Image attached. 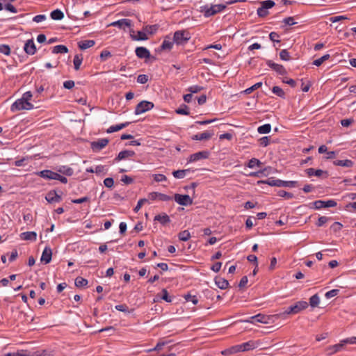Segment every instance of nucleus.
<instances>
[{
	"instance_id": "nucleus-48",
	"label": "nucleus",
	"mask_w": 356,
	"mask_h": 356,
	"mask_svg": "<svg viewBox=\"0 0 356 356\" xmlns=\"http://www.w3.org/2000/svg\"><path fill=\"white\" fill-rule=\"evenodd\" d=\"M157 29H158L157 25H152V26H145L143 28V30L145 31V32H147L150 34H153L156 32Z\"/></svg>"
},
{
	"instance_id": "nucleus-41",
	"label": "nucleus",
	"mask_w": 356,
	"mask_h": 356,
	"mask_svg": "<svg viewBox=\"0 0 356 356\" xmlns=\"http://www.w3.org/2000/svg\"><path fill=\"white\" fill-rule=\"evenodd\" d=\"M88 282L86 279H84L81 277H78L75 280V285L77 287H82L86 286Z\"/></svg>"
},
{
	"instance_id": "nucleus-22",
	"label": "nucleus",
	"mask_w": 356,
	"mask_h": 356,
	"mask_svg": "<svg viewBox=\"0 0 356 356\" xmlns=\"http://www.w3.org/2000/svg\"><path fill=\"white\" fill-rule=\"evenodd\" d=\"M155 221H159L161 224L165 225L170 222V217L165 213L155 216Z\"/></svg>"
},
{
	"instance_id": "nucleus-42",
	"label": "nucleus",
	"mask_w": 356,
	"mask_h": 356,
	"mask_svg": "<svg viewBox=\"0 0 356 356\" xmlns=\"http://www.w3.org/2000/svg\"><path fill=\"white\" fill-rule=\"evenodd\" d=\"M175 112L179 115H189L188 107L185 104H183L180 108L176 109Z\"/></svg>"
},
{
	"instance_id": "nucleus-43",
	"label": "nucleus",
	"mask_w": 356,
	"mask_h": 356,
	"mask_svg": "<svg viewBox=\"0 0 356 356\" xmlns=\"http://www.w3.org/2000/svg\"><path fill=\"white\" fill-rule=\"evenodd\" d=\"M82 60H83V58H82L81 55V56L75 55L73 62H74V69L76 70H78L80 68V65L82 63Z\"/></svg>"
},
{
	"instance_id": "nucleus-53",
	"label": "nucleus",
	"mask_w": 356,
	"mask_h": 356,
	"mask_svg": "<svg viewBox=\"0 0 356 356\" xmlns=\"http://www.w3.org/2000/svg\"><path fill=\"white\" fill-rule=\"evenodd\" d=\"M278 195L282 197H285L286 199H291L293 197V195L292 193L286 192L283 190H280L278 192Z\"/></svg>"
},
{
	"instance_id": "nucleus-19",
	"label": "nucleus",
	"mask_w": 356,
	"mask_h": 356,
	"mask_svg": "<svg viewBox=\"0 0 356 356\" xmlns=\"http://www.w3.org/2000/svg\"><path fill=\"white\" fill-rule=\"evenodd\" d=\"M51 257H52L51 249L49 247H46L42 252L40 260L42 262H44L45 264H47L51 261Z\"/></svg>"
},
{
	"instance_id": "nucleus-7",
	"label": "nucleus",
	"mask_w": 356,
	"mask_h": 356,
	"mask_svg": "<svg viewBox=\"0 0 356 356\" xmlns=\"http://www.w3.org/2000/svg\"><path fill=\"white\" fill-rule=\"evenodd\" d=\"M26 344L27 347L24 348V356H47V350H34L33 348L29 347L31 344L29 342H24V345Z\"/></svg>"
},
{
	"instance_id": "nucleus-31",
	"label": "nucleus",
	"mask_w": 356,
	"mask_h": 356,
	"mask_svg": "<svg viewBox=\"0 0 356 356\" xmlns=\"http://www.w3.org/2000/svg\"><path fill=\"white\" fill-rule=\"evenodd\" d=\"M22 109V98L17 99L11 106L12 112H16Z\"/></svg>"
},
{
	"instance_id": "nucleus-62",
	"label": "nucleus",
	"mask_w": 356,
	"mask_h": 356,
	"mask_svg": "<svg viewBox=\"0 0 356 356\" xmlns=\"http://www.w3.org/2000/svg\"><path fill=\"white\" fill-rule=\"evenodd\" d=\"M115 309L120 312H129V307L125 304L118 305L115 306Z\"/></svg>"
},
{
	"instance_id": "nucleus-5",
	"label": "nucleus",
	"mask_w": 356,
	"mask_h": 356,
	"mask_svg": "<svg viewBox=\"0 0 356 356\" xmlns=\"http://www.w3.org/2000/svg\"><path fill=\"white\" fill-rule=\"evenodd\" d=\"M191 38L190 33L186 31H177L174 33L173 42L177 44H184Z\"/></svg>"
},
{
	"instance_id": "nucleus-26",
	"label": "nucleus",
	"mask_w": 356,
	"mask_h": 356,
	"mask_svg": "<svg viewBox=\"0 0 356 356\" xmlns=\"http://www.w3.org/2000/svg\"><path fill=\"white\" fill-rule=\"evenodd\" d=\"M95 42L94 40H87L80 41L78 43V46L81 49L85 50L86 49L93 47L95 45Z\"/></svg>"
},
{
	"instance_id": "nucleus-23",
	"label": "nucleus",
	"mask_w": 356,
	"mask_h": 356,
	"mask_svg": "<svg viewBox=\"0 0 356 356\" xmlns=\"http://www.w3.org/2000/svg\"><path fill=\"white\" fill-rule=\"evenodd\" d=\"M344 346V343L341 341V343L335 344L334 346H331L327 348V355H333L339 350H341L343 346Z\"/></svg>"
},
{
	"instance_id": "nucleus-9",
	"label": "nucleus",
	"mask_w": 356,
	"mask_h": 356,
	"mask_svg": "<svg viewBox=\"0 0 356 356\" xmlns=\"http://www.w3.org/2000/svg\"><path fill=\"white\" fill-rule=\"evenodd\" d=\"M255 347H256L255 342L253 341H249L243 343L242 344L232 347V350H234V352L247 351V350H252Z\"/></svg>"
},
{
	"instance_id": "nucleus-50",
	"label": "nucleus",
	"mask_w": 356,
	"mask_h": 356,
	"mask_svg": "<svg viewBox=\"0 0 356 356\" xmlns=\"http://www.w3.org/2000/svg\"><path fill=\"white\" fill-rule=\"evenodd\" d=\"M343 19H349V18L344 15L334 16L330 18V21L332 23H335Z\"/></svg>"
},
{
	"instance_id": "nucleus-56",
	"label": "nucleus",
	"mask_w": 356,
	"mask_h": 356,
	"mask_svg": "<svg viewBox=\"0 0 356 356\" xmlns=\"http://www.w3.org/2000/svg\"><path fill=\"white\" fill-rule=\"evenodd\" d=\"M162 296L161 298L168 302H172V298L168 296V292L165 289L161 291Z\"/></svg>"
},
{
	"instance_id": "nucleus-45",
	"label": "nucleus",
	"mask_w": 356,
	"mask_h": 356,
	"mask_svg": "<svg viewBox=\"0 0 356 356\" xmlns=\"http://www.w3.org/2000/svg\"><path fill=\"white\" fill-rule=\"evenodd\" d=\"M261 164L259 160L255 158L251 159L248 164V167L250 168H253L256 165L259 166Z\"/></svg>"
},
{
	"instance_id": "nucleus-21",
	"label": "nucleus",
	"mask_w": 356,
	"mask_h": 356,
	"mask_svg": "<svg viewBox=\"0 0 356 356\" xmlns=\"http://www.w3.org/2000/svg\"><path fill=\"white\" fill-rule=\"evenodd\" d=\"M135 155V152L132 150H123L121 151L118 155L115 157V161H120L121 160L132 157Z\"/></svg>"
},
{
	"instance_id": "nucleus-8",
	"label": "nucleus",
	"mask_w": 356,
	"mask_h": 356,
	"mask_svg": "<svg viewBox=\"0 0 356 356\" xmlns=\"http://www.w3.org/2000/svg\"><path fill=\"white\" fill-rule=\"evenodd\" d=\"M175 201L181 206H188L193 204V199L188 195L175 194Z\"/></svg>"
},
{
	"instance_id": "nucleus-1",
	"label": "nucleus",
	"mask_w": 356,
	"mask_h": 356,
	"mask_svg": "<svg viewBox=\"0 0 356 356\" xmlns=\"http://www.w3.org/2000/svg\"><path fill=\"white\" fill-rule=\"evenodd\" d=\"M308 307L306 301L300 300L296 302L293 305L289 307L285 312L277 314V317H282L286 314H296L305 309Z\"/></svg>"
},
{
	"instance_id": "nucleus-20",
	"label": "nucleus",
	"mask_w": 356,
	"mask_h": 356,
	"mask_svg": "<svg viewBox=\"0 0 356 356\" xmlns=\"http://www.w3.org/2000/svg\"><path fill=\"white\" fill-rule=\"evenodd\" d=\"M305 172L309 177L312 176H316V177H321L323 175H325V177H328V173L327 171H323L322 170L318 169L315 170L314 168H307L305 170Z\"/></svg>"
},
{
	"instance_id": "nucleus-60",
	"label": "nucleus",
	"mask_w": 356,
	"mask_h": 356,
	"mask_svg": "<svg viewBox=\"0 0 356 356\" xmlns=\"http://www.w3.org/2000/svg\"><path fill=\"white\" fill-rule=\"evenodd\" d=\"M104 186L107 188H112L114 184V180L111 177L106 178L104 180Z\"/></svg>"
},
{
	"instance_id": "nucleus-39",
	"label": "nucleus",
	"mask_w": 356,
	"mask_h": 356,
	"mask_svg": "<svg viewBox=\"0 0 356 356\" xmlns=\"http://www.w3.org/2000/svg\"><path fill=\"white\" fill-rule=\"evenodd\" d=\"M330 54H325L322 57L316 59L314 60L313 64L316 66H320L321 64L325 62V60H328L330 58Z\"/></svg>"
},
{
	"instance_id": "nucleus-52",
	"label": "nucleus",
	"mask_w": 356,
	"mask_h": 356,
	"mask_svg": "<svg viewBox=\"0 0 356 356\" xmlns=\"http://www.w3.org/2000/svg\"><path fill=\"white\" fill-rule=\"evenodd\" d=\"M259 145L263 147H266L270 143V137L264 136L259 140Z\"/></svg>"
},
{
	"instance_id": "nucleus-46",
	"label": "nucleus",
	"mask_w": 356,
	"mask_h": 356,
	"mask_svg": "<svg viewBox=\"0 0 356 356\" xmlns=\"http://www.w3.org/2000/svg\"><path fill=\"white\" fill-rule=\"evenodd\" d=\"M261 6L264 7V8H266V9H269V8H273L274 6H275V2L272 0H266V1H264L261 3Z\"/></svg>"
},
{
	"instance_id": "nucleus-32",
	"label": "nucleus",
	"mask_w": 356,
	"mask_h": 356,
	"mask_svg": "<svg viewBox=\"0 0 356 356\" xmlns=\"http://www.w3.org/2000/svg\"><path fill=\"white\" fill-rule=\"evenodd\" d=\"M334 164L338 166L343 167H351L353 165V162L351 160H336L334 161Z\"/></svg>"
},
{
	"instance_id": "nucleus-55",
	"label": "nucleus",
	"mask_w": 356,
	"mask_h": 356,
	"mask_svg": "<svg viewBox=\"0 0 356 356\" xmlns=\"http://www.w3.org/2000/svg\"><path fill=\"white\" fill-rule=\"evenodd\" d=\"M186 301H191L194 305H197L198 302V299L195 296H192L191 294H187L184 296Z\"/></svg>"
},
{
	"instance_id": "nucleus-63",
	"label": "nucleus",
	"mask_w": 356,
	"mask_h": 356,
	"mask_svg": "<svg viewBox=\"0 0 356 356\" xmlns=\"http://www.w3.org/2000/svg\"><path fill=\"white\" fill-rule=\"evenodd\" d=\"M329 220V218L326 216H321L318 218V222L316 223V225L318 227H321L323 226L324 224H325L327 220Z\"/></svg>"
},
{
	"instance_id": "nucleus-29",
	"label": "nucleus",
	"mask_w": 356,
	"mask_h": 356,
	"mask_svg": "<svg viewBox=\"0 0 356 356\" xmlns=\"http://www.w3.org/2000/svg\"><path fill=\"white\" fill-rule=\"evenodd\" d=\"M50 16L54 20H61L64 17V13L59 9L53 10Z\"/></svg>"
},
{
	"instance_id": "nucleus-47",
	"label": "nucleus",
	"mask_w": 356,
	"mask_h": 356,
	"mask_svg": "<svg viewBox=\"0 0 356 356\" xmlns=\"http://www.w3.org/2000/svg\"><path fill=\"white\" fill-rule=\"evenodd\" d=\"M261 86H262V83L258 82V83L254 84L252 86L247 88L244 92L246 94H250L252 91L259 88Z\"/></svg>"
},
{
	"instance_id": "nucleus-28",
	"label": "nucleus",
	"mask_w": 356,
	"mask_h": 356,
	"mask_svg": "<svg viewBox=\"0 0 356 356\" xmlns=\"http://www.w3.org/2000/svg\"><path fill=\"white\" fill-rule=\"evenodd\" d=\"M130 35H131V38H132V40H146L148 39L145 31H138L137 32L136 35H133L131 33L130 34Z\"/></svg>"
},
{
	"instance_id": "nucleus-3",
	"label": "nucleus",
	"mask_w": 356,
	"mask_h": 356,
	"mask_svg": "<svg viewBox=\"0 0 356 356\" xmlns=\"http://www.w3.org/2000/svg\"><path fill=\"white\" fill-rule=\"evenodd\" d=\"M225 8L226 6L224 4H216L210 7L204 6L201 7V12L206 17H209L222 11Z\"/></svg>"
},
{
	"instance_id": "nucleus-11",
	"label": "nucleus",
	"mask_w": 356,
	"mask_h": 356,
	"mask_svg": "<svg viewBox=\"0 0 356 356\" xmlns=\"http://www.w3.org/2000/svg\"><path fill=\"white\" fill-rule=\"evenodd\" d=\"M313 204L316 209H320L322 208L334 207L337 206V202L333 200L327 201L316 200L313 202Z\"/></svg>"
},
{
	"instance_id": "nucleus-58",
	"label": "nucleus",
	"mask_w": 356,
	"mask_h": 356,
	"mask_svg": "<svg viewBox=\"0 0 356 356\" xmlns=\"http://www.w3.org/2000/svg\"><path fill=\"white\" fill-rule=\"evenodd\" d=\"M339 292V290H338V289H332V290L327 291L325 296L327 299H329V298H331L332 297L337 296Z\"/></svg>"
},
{
	"instance_id": "nucleus-6",
	"label": "nucleus",
	"mask_w": 356,
	"mask_h": 356,
	"mask_svg": "<svg viewBox=\"0 0 356 356\" xmlns=\"http://www.w3.org/2000/svg\"><path fill=\"white\" fill-rule=\"evenodd\" d=\"M154 104L152 102L145 101V100L141 101L136 105V106L135 108L134 113L136 115H140V114L144 113L148 111L152 110L154 108Z\"/></svg>"
},
{
	"instance_id": "nucleus-57",
	"label": "nucleus",
	"mask_w": 356,
	"mask_h": 356,
	"mask_svg": "<svg viewBox=\"0 0 356 356\" xmlns=\"http://www.w3.org/2000/svg\"><path fill=\"white\" fill-rule=\"evenodd\" d=\"M147 81H148V76L146 74H140L137 77V81L139 83L145 84L147 82Z\"/></svg>"
},
{
	"instance_id": "nucleus-33",
	"label": "nucleus",
	"mask_w": 356,
	"mask_h": 356,
	"mask_svg": "<svg viewBox=\"0 0 356 356\" xmlns=\"http://www.w3.org/2000/svg\"><path fill=\"white\" fill-rule=\"evenodd\" d=\"M188 172H190V169L178 170L173 171L172 175L177 179H182L186 176V173Z\"/></svg>"
},
{
	"instance_id": "nucleus-17",
	"label": "nucleus",
	"mask_w": 356,
	"mask_h": 356,
	"mask_svg": "<svg viewBox=\"0 0 356 356\" xmlns=\"http://www.w3.org/2000/svg\"><path fill=\"white\" fill-rule=\"evenodd\" d=\"M112 26H118L120 29H125V27L131 26V21L129 19H122L111 24Z\"/></svg>"
},
{
	"instance_id": "nucleus-61",
	"label": "nucleus",
	"mask_w": 356,
	"mask_h": 356,
	"mask_svg": "<svg viewBox=\"0 0 356 356\" xmlns=\"http://www.w3.org/2000/svg\"><path fill=\"white\" fill-rule=\"evenodd\" d=\"M269 38L270 40L274 42H280V40L278 39L280 38V35L278 33L275 32H271L269 35Z\"/></svg>"
},
{
	"instance_id": "nucleus-16",
	"label": "nucleus",
	"mask_w": 356,
	"mask_h": 356,
	"mask_svg": "<svg viewBox=\"0 0 356 356\" xmlns=\"http://www.w3.org/2000/svg\"><path fill=\"white\" fill-rule=\"evenodd\" d=\"M213 136V132L205 131L192 136L191 139L193 140H209Z\"/></svg>"
},
{
	"instance_id": "nucleus-27",
	"label": "nucleus",
	"mask_w": 356,
	"mask_h": 356,
	"mask_svg": "<svg viewBox=\"0 0 356 356\" xmlns=\"http://www.w3.org/2000/svg\"><path fill=\"white\" fill-rule=\"evenodd\" d=\"M216 284L220 289H225L229 286V282L227 280L222 277H216L215 278Z\"/></svg>"
},
{
	"instance_id": "nucleus-54",
	"label": "nucleus",
	"mask_w": 356,
	"mask_h": 356,
	"mask_svg": "<svg viewBox=\"0 0 356 356\" xmlns=\"http://www.w3.org/2000/svg\"><path fill=\"white\" fill-rule=\"evenodd\" d=\"M147 202V200L145 198L140 199L138 201V203H137L136 207L134 209V212L137 213L140 209V208L142 207L143 204Z\"/></svg>"
},
{
	"instance_id": "nucleus-40",
	"label": "nucleus",
	"mask_w": 356,
	"mask_h": 356,
	"mask_svg": "<svg viewBox=\"0 0 356 356\" xmlns=\"http://www.w3.org/2000/svg\"><path fill=\"white\" fill-rule=\"evenodd\" d=\"M272 92L280 97H285V92L279 86H273L272 88Z\"/></svg>"
},
{
	"instance_id": "nucleus-59",
	"label": "nucleus",
	"mask_w": 356,
	"mask_h": 356,
	"mask_svg": "<svg viewBox=\"0 0 356 356\" xmlns=\"http://www.w3.org/2000/svg\"><path fill=\"white\" fill-rule=\"evenodd\" d=\"M283 22L286 24V25H289V26H292V25H294L296 24H297V22H296L294 21V17H286L283 19Z\"/></svg>"
},
{
	"instance_id": "nucleus-51",
	"label": "nucleus",
	"mask_w": 356,
	"mask_h": 356,
	"mask_svg": "<svg viewBox=\"0 0 356 356\" xmlns=\"http://www.w3.org/2000/svg\"><path fill=\"white\" fill-rule=\"evenodd\" d=\"M202 90H203V87H201L197 85L190 86L188 88V91H189L191 94L199 92L200 91H201Z\"/></svg>"
},
{
	"instance_id": "nucleus-38",
	"label": "nucleus",
	"mask_w": 356,
	"mask_h": 356,
	"mask_svg": "<svg viewBox=\"0 0 356 356\" xmlns=\"http://www.w3.org/2000/svg\"><path fill=\"white\" fill-rule=\"evenodd\" d=\"M320 299L317 294L312 296L309 298V305L312 307H316L319 305Z\"/></svg>"
},
{
	"instance_id": "nucleus-37",
	"label": "nucleus",
	"mask_w": 356,
	"mask_h": 356,
	"mask_svg": "<svg viewBox=\"0 0 356 356\" xmlns=\"http://www.w3.org/2000/svg\"><path fill=\"white\" fill-rule=\"evenodd\" d=\"M175 42L165 39L161 46V50H170L172 48Z\"/></svg>"
},
{
	"instance_id": "nucleus-2",
	"label": "nucleus",
	"mask_w": 356,
	"mask_h": 356,
	"mask_svg": "<svg viewBox=\"0 0 356 356\" xmlns=\"http://www.w3.org/2000/svg\"><path fill=\"white\" fill-rule=\"evenodd\" d=\"M262 183L266 184L271 186L278 187H296L298 186V181H282L280 179H273V178L268 179L266 181H262Z\"/></svg>"
},
{
	"instance_id": "nucleus-35",
	"label": "nucleus",
	"mask_w": 356,
	"mask_h": 356,
	"mask_svg": "<svg viewBox=\"0 0 356 356\" xmlns=\"http://www.w3.org/2000/svg\"><path fill=\"white\" fill-rule=\"evenodd\" d=\"M271 130V125L270 124H265L258 127L257 131L261 134H268Z\"/></svg>"
},
{
	"instance_id": "nucleus-36",
	"label": "nucleus",
	"mask_w": 356,
	"mask_h": 356,
	"mask_svg": "<svg viewBox=\"0 0 356 356\" xmlns=\"http://www.w3.org/2000/svg\"><path fill=\"white\" fill-rule=\"evenodd\" d=\"M179 239L182 241H186L191 238V234L188 230H184L179 233Z\"/></svg>"
},
{
	"instance_id": "nucleus-49",
	"label": "nucleus",
	"mask_w": 356,
	"mask_h": 356,
	"mask_svg": "<svg viewBox=\"0 0 356 356\" xmlns=\"http://www.w3.org/2000/svg\"><path fill=\"white\" fill-rule=\"evenodd\" d=\"M257 15L261 17H264L269 14L268 10L266 8H264L263 6L259 7L257 9Z\"/></svg>"
},
{
	"instance_id": "nucleus-25",
	"label": "nucleus",
	"mask_w": 356,
	"mask_h": 356,
	"mask_svg": "<svg viewBox=\"0 0 356 356\" xmlns=\"http://www.w3.org/2000/svg\"><path fill=\"white\" fill-rule=\"evenodd\" d=\"M39 175L41 177L47 179H54L56 177V172L49 170H42L39 172Z\"/></svg>"
},
{
	"instance_id": "nucleus-18",
	"label": "nucleus",
	"mask_w": 356,
	"mask_h": 356,
	"mask_svg": "<svg viewBox=\"0 0 356 356\" xmlns=\"http://www.w3.org/2000/svg\"><path fill=\"white\" fill-rule=\"evenodd\" d=\"M135 52L139 58H149L151 56L149 51L143 47H137Z\"/></svg>"
},
{
	"instance_id": "nucleus-4",
	"label": "nucleus",
	"mask_w": 356,
	"mask_h": 356,
	"mask_svg": "<svg viewBox=\"0 0 356 356\" xmlns=\"http://www.w3.org/2000/svg\"><path fill=\"white\" fill-rule=\"evenodd\" d=\"M275 316H267L262 314H258L255 316H252L250 317L248 319L243 321L246 323H261L264 324H268L270 323L271 319Z\"/></svg>"
},
{
	"instance_id": "nucleus-13",
	"label": "nucleus",
	"mask_w": 356,
	"mask_h": 356,
	"mask_svg": "<svg viewBox=\"0 0 356 356\" xmlns=\"http://www.w3.org/2000/svg\"><path fill=\"white\" fill-rule=\"evenodd\" d=\"M45 199L49 203L60 202L62 200L61 195H58L56 191L54 190L47 193Z\"/></svg>"
},
{
	"instance_id": "nucleus-64",
	"label": "nucleus",
	"mask_w": 356,
	"mask_h": 356,
	"mask_svg": "<svg viewBox=\"0 0 356 356\" xmlns=\"http://www.w3.org/2000/svg\"><path fill=\"white\" fill-rule=\"evenodd\" d=\"M111 56V54L109 51L104 50L100 54V58L102 60H106L108 57Z\"/></svg>"
},
{
	"instance_id": "nucleus-15",
	"label": "nucleus",
	"mask_w": 356,
	"mask_h": 356,
	"mask_svg": "<svg viewBox=\"0 0 356 356\" xmlns=\"http://www.w3.org/2000/svg\"><path fill=\"white\" fill-rule=\"evenodd\" d=\"M24 51L29 55H33L36 52V47L33 39L28 40L24 46Z\"/></svg>"
},
{
	"instance_id": "nucleus-14",
	"label": "nucleus",
	"mask_w": 356,
	"mask_h": 356,
	"mask_svg": "<svg viewBox=\"0 0 356 356\" xmlns=\"http://www.w3.org/2000/svg\"><path fill=\"white\" fill-rule=\"evenodd\" d=\"M209 156L208 151H201L197 153L193 154L190 156L188 162H195L200 159H207Z\"/></svg>"
},
{
	"instance_id": "nucleus-10",
	"label": "nucleus",
	"mask_w": 356,
	"mask_h": 356,
	"mask_svg": "<svg viewBox=\"0 0 356 356\" xmlns=\"http://www.w3.org/2000/svg\"><path fill=\"white\" fill-rule=\"evenodd\" d=\"M109 143L108 138H101L97 141H93L90 144V147L94 152H99L104 148Z\"/></svg>"
},
{
	"instance_id": "nucleus-44",
	"label": "nucleus",
	"mask_w": 356,
	"mask_h": 356,
	"mask_svg": "<svg viewBox=\"0 0 356 356\" xmlns=\"http://www.w3.org/2000/svg\"><path fill=\"white\" fill-rule=\"evenodd\" d=\"M280 57L282 60H286V61L289 60L291 59L289 53L288 52V51L286 49H282L280 52Z\"/></svg>"
},
{
	"instance_id": "nucleus-12",
	"label": "nucleus",
	"mask_w": 356,
	"mask_h": 356,
	"mask_svg": "<svg viewBox=\"0 0 356 356\" xmlns=\"http://www.w3.org/2000/svg\"><path fill=\"white\" fill-rule=\"evenodd\" d=\"M267 65L277 72L279 74L284 75L286 74L287 72L282 65L275 63L270 60L266 61Z\"/></svg>"
},
{
	"instance_id": "nucleus-30",
	"label": "nucleus",
	"mask_w": 356,
	"mask_h": 356,
	"mask_svg": "<svg viewBox=\"0 0 356 356\" xmlns=\"http://www.w3.org/2000/svg\"><path fill=\"white\" fill-rule=\"evenodd\" d=\"M68 52V49L66 46L63 44L56 45L53 47V54H66Z\"/></svg>"
},
{
	"instance_id": "nucleus-34",
	"label": "nucleus",
	"mask_w": 356,
	"mask_h": 356,
	"mask_svg": "<svg viewBox=\"0 0 356 356\" xmlns=\"http://www.w3.org/2000/svg\"><path fill=\"white\" fill-rule=\"evenodd\" d=\"M37 238V234L35 232H24V240L35 241Z\"/></svg>"
},
{
	"instance_id": "nucleus-24",
	"label": "nucleus",
	"mask_w": 356,
	"mask_h": 356,
	"mask_svg": "<svg viewBox=\"0 0 356 356\" xmlns=\"http://www.w3.org/2000/svg\"><path fill=\"white\" fill-rule=\"evenodd\" d=\"M129 124H130V122H127L122 123V124H116V125L111 126L106 130V132L108 133V134H111V133H113V132H115V131H120V130L127 127Z\"/></svg>"
}]
</instances>
